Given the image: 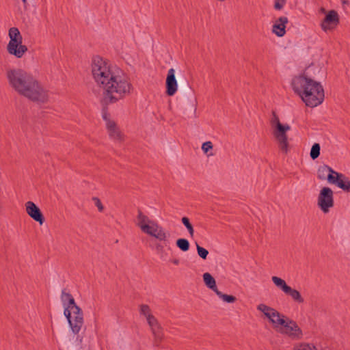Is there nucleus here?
<instances>
[{
  "instance_id": "7c9ffc66",
  "label": "nucleus",
  "mask_w": 350,
  "mask_h": 350,
  "mask_svg": "<svg viewBox=\"0 0 350 350\" xmlns=\"http://www.w3.org/2000/svg\"><path fill=\"white\" fill-rule=\"evenodd\" d=\"M71 297H72V295L70 293H67L66 289H63L62 291L61 301L63 306H66V304L68 302V299H71Z\"/></svg>"
},
{
  "instance_id": "f3484780",
  "label": "nucleus",
  "mask_w": 350,
  "mask_h": 350,
  "mask_svg": "<svg viewBox=\"0 0 350 350\" xmlns=\"http://www.w3.org/2000/svg\"><path fill=\"white\" fill-rule=\"evenodd\" d=\"M288 20L286 16H281L277 19L272 27V31L278 37H282L286 33V25Z\"/></svg>"
},
{
  "instance_id": "1a4fd4ad",
  "label": "nucleus",
  "mask_w": 350,
  "mask_h": 350,
  "mask_svg": "<svg viewBox=\"0 0 350 350\" xmlns=\"http://www.w3.org/2000/svg\"><path fill=\"white\" fill-rule=\"evenodd\" d=\"M317 205L324 213H327L334 206V192L331 188L328 187L321 188L317 198Z\"/></svg>"
},
{
  "instance_id": "393cba45",
  "label": "nucleus",
  "mask_w": 350,
  "mask_h": 350,
  "mask_svg": "<svg viewBox=\"0 0 350 350\" xmlns=\"http://www.w3.org/2000/svg\"><path fill=\"white\" fill-rule=\"evenodd\" d=\"M215 293L220 299L226 303H234L237 300L236 297L231 295L224 294L219 290L217 291Z\"/></svg>"
},
{
  "instance_id": "7ed1b4c3",
  "label": "nucleus",
  "mask_w": 350,
  "mask_h": 350,
  "mask_svg": "<svg viewBox=\"0 0 350 350\" xmlns=\"http://www.w3.org/2000/svg\"><path fill=\"white\" fill-rule=\"evenodd\" d=\"M133 88L129 78L120 70L116 75L111 77L103 88L102 98L105 105H111L130 94Z\"/></svg>"
},
{
  "instance_id": "c9c22d12",
  "label": "nucleus",
  "mask_w": 350,
  "mask_h": 350,
  "mask_svg": "<svg viewBox=\"0 0 350 350\" xmlns=\"http://www.w3.org/2000/svg\"><path fill=\"white\" fill-rule=\"evenodd\" d=\"M154 345L156 346V347H159L160 345V343L162 340V338H163V332H162V330L161 331V336H160V338H158L156 336H154Z\"/></svg>"
},
{
  "instance_id": "f03ea898",
  "label": "nucleus",
  "mask_w": 350,
  "mask_h": 350,
  "mask_svg": "<svg viewBox=\"0 0 350 350\" xmlns=\"http://www.w3.org/2000/svg\"><path fill=\"white\" fill-rule=\"evenodd\" d=\"M292 86L294 92L308 107H317L324 100V90L321 83L304 75L295 77Z\"/></svg>"
},
{
  "instance_id": "ddd939ff",
  "label": "nucleus",
  "mask_w": 350,
  "mask_h": 350,
  "mask_svg": "<svg viewBox=\"0 0 350 350\" xmlns=\"http://www.w3.org/2000/svg\"><path fill=\"white\" fill-rule=\"evenodd\" d=\"M25 208L27 213L33 220L42 225L45 221L44 217L39 207L33 202L28 201L25 203Z\"/></svg>"
},
{
  "instance_id": "ea45409f",
  "label": "nucleus",
  "mask_w": 350,
  "mask_h": 350,
  "mask_svg": "<svg viewBox=\"0 0 350 350\" xmlns=\"http://www.w3.org/2000/svg\"><path fill=\"white\" fill-rule=\"evenodd\" d=\"M22 1L23 2V3L25 5L27 4V0H22Z\"/></svg>"
},
{
  "instance_id": "39448f33",
  "label": "nucleus",
  "mask_w": 350,
  "mask_h": 350,
  "mask_svg": "<svg viewBox=\"0 0 350 350\" xmlns=\"http://www.w3.org/2000/svg\"><path fill=\"white\" fill-rule=\"evenodd\" d=\"M137 213V225L141 230L159 241H163L164 245L167 246L169 243L170 233L166 232L158 223L150 219L140 209H138Z\"/></svg>"
},
{
  "instance_id": "2f4dec72",
  "label": "nucleus",
  "mask_w": 350,
  "mask_h": 350,
  "mask_svg": "<svg viewBox=\"0 0 350 350\" xmlns=\"http://www.w3.org/2000/svg\"><path fill=\"white\" fill-rule=\"evenodd\" d=\"M140 314L142 315H144L146 317V319H148V316H152V314H150V307L146 304H142L140 306Z\"/></svg>"
},
{
  "instance_id": "9b49d317",
  "label": "nucleus",
  "mask_w": 350,
  "mask_h": 350,
  "mask_svg": "<svg viewBox=\"0 0 350 350\" xmlns=\"http://www.w3.org/2000/svg\"><path fill=\"white\" fill-rule=\"evenodd\" d=\"M271 280L277 287L280 288L286 295H289L294 301L298 304L304 303V299L300 293L287 285L283 279L277 276H273Z\"/></svg>"
},
{
  "instance_id": "0eeeda50",
  "label": "nucleus",
  "mask_w": 350,
  "mask_h": 350,
  "mask_svg": "<svg viewBox=\"0 0 350 350\" xmlns=\"http://www.w3.org/2000/svg\"><path fill=\"white\" fill-rule=\"evenodd\" d=\"M8 36L10 41L7 46L8 52L18 58L22 57L27 51V47L22 44L23 37L17 27H11Z\"/></svg>"
},
{
  "instance_id": "bb28decb",
  "label": "nucleus",
  "mask_w": 350,
  "mask_h": 350,
  "mask_svg": "<svg viewBox=\"0 0 350 350\" xmlns=\"http://www.w3.org/2000/svg\"><path fill=\"white\" fill-rule=\"evenodd\" d=\"M320 150H321V146H320L319 144L314 143L312 145L311 150H310V157L313 160L317 159L320 155Z\"/></svg>"
},
{
  "instance_id": "e433bc0d",
  "label": "nucleus",
  "mask_w": 350,
  "mask_h": 350,
  "mask_svg": "<svg viewBox=\"0 0 350 350\" xmlns=\"http://www.w3.org/2000/svg\"><path fill=\"white\" fill-rule=\"evenodd\" d=\"M156 250L158 254H163L164 252V245L161 243H157L156 245Z\"/></svg>"
},
{
  "instance_id": "20e7f679",
  "label": "nucleus",
  "mask_w": 350,
  "mask_h": 350,
  "mask_svg": "<svg viewBox=\"0 0 350 350\" xmlns=\"http://www.w3.org/2000/svg\"><path fill=\"white\" fill-rule=\"evenodd\" d=\"M120 69L113 66L110 63L102 57H95L92 63V73L97 85L102 89L109 83L111 77H113Z\"/></svg>"
},
{
  "instance_id": "473e14b6",
  "label": "nucleus",
  "mask_w": 350,
  "mask_h": 350,
  "mask_svg": "<svg viewBox=\"0 0 350 350\" xmlns=\"http://www.w3.org/2000/svg\"><path fill=\"white\" fill-rule=\"evenodd\" d=\"M213 148V144L211 142H206L202 144V149L204 153H208V152Z\"/></svg>"
},
{
  "instance_id": "f257e3e1",
  "label": "nucleus",
  "mask_w": 350,
  "mask_h": 350,
  "mask_svg": "<svg viewBox=\"0 0 350 350\" xmlns=\"http://www.w3.org/2000/svg\"><path fill=\"white\" fill-rule=\"evenodd\" d=\"M10 86L21 95L33 102L44 103L48 100L47 92L33 77L22 69L7 72Z\"/></svg>"
},
{
  "instance_id": "9d476101",
  "label": "nucleus",
  "mask_w": 350,
  "mask_h": 350,
  "mask_svg": "<svg viewBox=\"0 0 350 350\" xmlns=\"http://www.w3.org/2000/svg\"><path fill=\"white\" fill-rule=\"evenodd\" d=\"M64 314L67 319L68 324L75 334L79 333L83 325V313H72V310L66 307L64 310Z\"/></svg>"
},
{
  "instance_id": "4468645a",
  "label": "nucleus",
  "mask_w": 350,
  "mask_h": 350,
  "mask_svg": "<svg viewBox=\"0 0 350 350\" xmlns=\"http://www.w3.org/2000/svg\"><path fill=\"white\" fill-rule=\"evenodd\" d=\"M329 183L336 185L345 192L350 191V180L342 173L337 172L334 177L329 176Z\"/></svg>"
},
{
  "instance_id": "423d86ee",
  "label": "nucleus",
  "mask_w": 350,
  "mask_h": 350,
  "mask_svg": "<svg viewBox=\"0 0 350 350\" xmlns=\"http://www.w3.org/2000/svg\"><path fill=\"white\" fill-rule=\"evenodd\" d=\"M275 330L281 334H286L293 339H300L302 337V331L297 323L289 318L282 314L273 325Z\"/></svg>"
},
{
  "instance_id": "dca6fc26",
  "label": "nucleus",
  "mask_w": 350,
  "mask_h": 350,
  "mask_svg": "<svg viewBox=\"0 0 350 350\" xmlns=\"http://www.w3.org/2000/svg\"><path fill=\"white\" fill-rule=\"evenodd\" d=\"M257 310L262 312L273 325H275L276 322V320H273V317H278V319H279L282 315V314L275 309L264 304L258 305Z\"/></svg>"
},
{
  "instance_id": "5701e85b",
  "label": "nucleus",
  "mask_w": 350,
  "mask_h": 350,
  "mask_svg": "<svg viewBox=\"0 0 350 350\" xmlns=\"http://www.w3.org/2000/svg\"><path fill=\"white\" fill-rule=\"evenodd\" d=\"M176 245L183 252H187L189 250L190 244L187 239L180 238L176 241Z\"/></svg>"
},
{
  "instance_id": "6ab92c4d",
  "label": "nucleus",
  "mask_w": 350,
  "mask_h": 350,
  "mask_svg": "<svg viewBox=\"0 0 350 350\" xmlns=\"http://www.w3.org/2000/svg\"><path fill=\"white\" fill-rule=\"evenodd\" d=\"M148 323L151 328L152 334L156 336L158 338H160L161 331L162 328L159 325L157 319L153 316H148L147 319Z\"/></svg>"
},
{
  "instance_id": "6e6552de",
  "label": "nucleus",
  "mask_w": 350,
  "mask_h": 350,
  "mask_svg": "<svg viewBox=\"0 0 350 350\" xmlns=\"http://www.w3.org/2000/svg\"><path fill=\"white\" fill-rule=\"evenodd\" d=\"M291 130L288 124L279 125L272 129V135L278 142L280 150L284 154L288 152L289 142L287 132Z\"/></svg>"
},
{
  "instance_id": "c756f323",
  "label": "nucleus",
  "mask_w": 350,
  "mask_h": 350,
  "mask_svg": "<svg viewBox=\"0 0 350 350\" xmlns=\"http://www.w3.org/2000/svg\"><path fill=\"white\" fill-rule=\"evenodd\" d=\"M294 350H317L315 346L308 343H301L297 346Z\"/></svg>"
},
{
  "instance_id": "4be33fe9",
  "label": "nucleus",
  "mask_w": 350,
  "mask_h": 350,
  "mask_svg": "<svg viewBox=\"0 0 350 350\" xmlns=\"http://www.w3.org/2000/svg\"><path fill=\"white\" fill-rule=\"evenodd\" d=\"M100 104L102 105V117L103 120L106 122V126L109 125V122H114L109 118L110 114L108 112V106L109 105H105L103 102V98L100 99Z\"/></svg>"
},
{
  "instance_id": "aec40b11",
  "label": "nucleus",
  "mask_w": 350,
  "mask_h": 350,
  "mask_svg": "<svg viewBox=\"0 0 350 350\" xmlns=\"http://www.w3.org/2000/svg\"><path fill=\"white\" fill-rule=\"evenodd\" d=\"M109 132V137L114 140L121 141L122 134L118 129L115 122H109V125L106 126Z\"/></svg>"
},
{
  "instance_id": "c85d7f7f",
  "label": "nucleus",
  "mask_w": 350,
  "mask_h": 350,
  "mask_svg": "<svg viewBox=\"0 0 350 350\" xmlns=\"http://www.w3.org/2000/svg\"><path fill=\"white\" fill-rule=\"evenodd\" d=\"M196 249H197V252H198V254L199 255V256L201 257L204 260L206 259L207 256L208 254V251L206 249L200 246L197 243H196Z\"/></svg>"
},
{
  "instance_id": "412c9836",
  "label": "nucleus",
  "mask_w": 350,
  "mask_h": 350,
  "mask_svg": "<svg viewBox=\"0 0 350 350\" xmlns=\"http://www.w3.org/2000/svg\"><path fill=\"white\" fill-rule=\"evenodd\" d=\"M203 280L205 285L213 291L216 293L218 288L216 285L215 278L209 273H205L203 274Z\"/></svg>"
},
{
  "instance_id": "4c0bfd02",
  "label": "nucleus",
  "mask_w": 350,
  "mask_h": 350,
  "mask_svg": "<svg viewBox=\"0 0 350 350\" xmlns=\"http://www.w3.org/2000/svg\"><path fill=\"white\" fill-rule=\"evenodd\" d=\"M172 262L173 264L176 265H178L179 264L180 261H179V260H178V259L175 258V259H173V260H172Z\"/></svg>"
},
{
  "instance_id": "a878e982",
  "label": "nucleus",
  "mask_w": 350,
  "mask_h": 350,
  "mask_svg": "<svg viewBox=\"0 0 350 350\" xmlns=\"http://www.w3.org/2000/svg\"><path fill=\"white\" fill-rule=\"evenodd\" d=\"M181 221L188 230L190 237L192 238L194 235V229L193 225L190 222L189 219L187 217H183L181 219Z\"/></svg>"
},
{
  "instance_id": "b1692460",
  "label": "nucleus",
  "mask_w": 350,
  "mask_h": 350,
  "mask_svg": "<svg viewBox=\"0 0 350 350\" xmlns=\"http://www.w3.org/2000/svg\"><path fill=\"white\" fill-rule=\"evenodd\" d=\"M69 309L72 310V313H81L83 312L82 310L79 306H78L75 301V299L71 297V299H68V302L66 304V306H64V308L68 307Z\"/></svg>"
},
{
  "instance_id": "a211bd4d",
  "label": "nucleus",
  "mask_w": 350,
  "mask_h": 350,
  "mask_svg": "<svg viewBox=\"0 0 350 350\" xmlns=\"http://www.w3.org/2000/svg\"><path fill=\"white\" fill-rule=\"evenodd\" d=\"M336 172L331 167L323 165L318 168L317 178L321 180H327L329 183V176L334 177Z\"/></svg>"
},
{
  "instance_id": "f704fd0d",
  "label": "nucleus",
  "mask_w": 350,
  "mask_h": 350,
  "mask_svg": "<svg viewBox=\"0 0 350 350\" xmlns=\"http://www.w3.org/2000/svg\"><path fill=\"white\" fill-rule=\"evenodd\" d=\"M285 3L286 0H277L274 4V8L275 10H280L283 8Z\"/></svg>"
},
{
  "instance_id": "2eb2a0df",
  "label": "nucleus",
  "mask_w": 350,
  "mask_h": 350,
  "mask_svg": "<svg viewBox=\"0 0 350 350\" xmlns=\"http://www.w3.org/2000/svg\"><path fill=\"white\" fill-rule=\"evenodd\" d=\"M166 94L167 96H174L178 89V83L175 77V70L174 68H170L168 70L166 81H165Z\"/></svg>"
},
{
  "instance_id": "72a5a7b5",
  "label": "nucleus",
  "mask_w": 350,
  "mask_h": 350,
  "mask_svg": "<svg viewBox=\"0 0 350 350\" xmlns=\"http://www.w3.org/2000/svg\"><path fill=\"white\" fill-rule=\"evenodd\" d=\"M92 200L95 202V205L98 208V210L100 212H103V210H104V206L102 204V202H101L100 200L98 198H97V197H93L92 198Z\"/></svg>"
},
{
  "instance_id": "a19ab883",
  "label": "nucleus",
  "mask_w": 350,
  "mask_h": 350,
  "mask_svg": "<svg viewBox=\"0 0 350 350\" xmlns=\"http://www.w3.org/2000/svg\"><path fill=\"white\" fill-rule=\"evenodd\" d=\"M278 317H273V320H277Z\"/></svg>"
},
{
  "instance_id": "58836bf2",
  "label": "nucleus",
  "mask_w": 350,
  "mask_h": 350,
  "mask_svg": "<svg viewBox=\"0 0 350 350\" xmlns=\"http://www.w3.org/2000/svg\"><path fill=\"white\" fill-rule=\"evenodd\" d=\"M321 12H322L325 13V8H322L321 9Z\"/></svg>"
},
{
  "instance_id": "f8f14e48",
  "label": "nucleus",
  "mask_w": 350,
  "mask_h": 350,
  "mask_svg": "<svg viewBox=\"0 0 350 350\" xmlns=\"http://www.w3.org/2000/svg\"><path fill=\"white\" fill-rule=\"evenodd\" d=\"M339 24V16L336 11L332 10L327 12L321 23V29L327 32L333 30Z\"/></svg>"
},
{
  "instance_id": "cd10ccee",
  "label": "nucleus",
  "mask_w": 350,
  "mask_h": 350,
  "mask_svg": "<svg viewBox=\"0 0 350 350\" xmlns=\"http://www.w3.org/2000/svg\"><path fill=\"white\" fill-rule=\"evenodd\" d=\"M270 124L272 129L278 126L279 125L283 124L280 122L279 117L277 116L275 111H272V118L270 120Z\"/></svg>"
}]
</instances>
